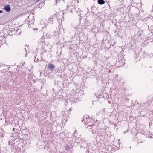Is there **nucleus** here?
I'll use <instances>...</instances> for the list:
<instances>
[{
    "mask_svg": "<svg viewBox=\"0 0 153 153\" xmlns=\"http://www.w3.org/2000/svg\"><path fill=\"white\" fill-rule=\"evenodd\" d=\"M90 120V118L89 116H84L83 117L82 122H84L85 123H88V122H89Z\"/></svg>",
    "mask_w": 153,
    "mask_h": 153,
    "instance_id": "nucleus-1",
    "label": "nucleus"
},
{
    "mask_svg": "<svg viewBox=\"0 0 153 153\" xmlns=\"http://www.w3.org/2000/svg\"><path fill=\"white\" fill-rule=\"evenodd\" d=\"M48 68L49 69L53 71L55 69V66L53 64L50 63L48 65Z\"/></svg>",
    "mask_w": 153,
    "mask_h": 153,
    "instance_id": "nucleus-2",
    "label": "nucleus"
},
{
    "mask_svg": "<svg viewBox=\"0 0 153 153\" xmlns=\"http://www.w3.org/2000/svg\"><path fill=\"white\" fill-rule=\"evenodd\" d=\"M4 9L7 12H9L10 11V8L8 5L5 6L4 7Z\"/></svg>",
    "mask_w": 153,
    "mask_h": 153,
    "instance_id": "nucleus-3",
    "label": "nucleus"
},
{
    "mask_svg": "<svg viewBox=\"0 0 153 153\" xmlns=\"http://www.w3.org/2000/svg\"><path fill=\"white\" fill-rule=\"evenodd\" d=\"M98 3L99 4L102 5L104 4L105 2L103 0H98Z\"/></svg>",
    "mask_w": 153,
    "mask_h": 153,
    "instance_id": "nucleus-4",
    "label": "nucleus"
},
{
    "mask_svg": "<svg viewBox=\"0 0 153 153\" xmlns=\"http://www.w3.org/2000/svg\"><path fill=\"white\" fill-rule=\"evenodd\" d=\"M94 126V125H88L86 127L87 128L88 130H91V129L93 128V126Z\"/></svg>",
    "mask_w": 153,
    "mask_h": 153,
    "instance_id": "nucleus-5",
    "label": "nucleus"
},
{
    "mask_svg": "<svg viewBox=\"0 0 153 153\" xmlns=\"http://www.w3.org/2000/svg\"><path fill=\"white\" fill-rule=\"evenodd\" d=\"M65 148L66 150L68 151L70 149V147L69 146H67L65 147Z\"/></svg>",
    "mask_w": 153,
    "mask_h": 153,
    "instance_id": "nucleus-6",
    "label": "nucleus"
},
{
    "mask_svg": "<svg viewBox=\"0 0 153 153\" xmlns=\"http://www.w3.org/2000/svg\"><path fill=\"white\" fill-rule=\"evenodd\" d=\"M77 131H75L73 134H76L77 133Z\"/></svg>",
    "mask_w": 153,
    "mask_h": 153,
    "instance_id": "nucleus-7",
    "label": "nucleus"
},
{
    "mask_svg": "<svg viewBox=\"0 0 153 153\" xmlns=\"http://www.w3.org/2000/svg\"><path fill=\"white\" fill-rule=\"evenodd\" d=\"M2 13V12L0 10V13Z\"/></svg>",
    "mask_w": 153,
    "mask_h": 153,
    "instance_id": "nucleus-8",
    "label": "nucleus"
},
{
    "mask_svg": "<svg viewBox=\"0 0 153 153\" xmlns=\"http://www.w3.org/2000/svg\"><path fill=\"white\" fill-rule=\"evenodd\" d=\"M40 0H37V1H39Z\"/></svg>",
    "mask_w": 153,
    "mask_h": 153,
    "instance_id": "nucleus-9",
    "label": "nucleus"
},
{
    "mask_svg": "<svg viewBox=\"0 0 153 153\" xmlns=\"http://www.w3.org/2000/svg\"><path fill=\"white\" fill-rule=\"evenodd\" d=\"M25 56H27V54H25Z\"/></svg>",
    "mask_w": 153,
    "mask_h": 153,
    "instance_id": "nucleus-10",
    "label": "nucleus"
},
{
    "mask_svg": "<svg viewBox=\"0 0 153 153\" xmlns=\"http://www.w3.org/2000/svg\"><path fill=\"white\" fill-rule=\"evenodd\" d=\"M25 51H26V48H25Z\"/></svg>",
    "mask_w": 153,
    "mask_h": 153,
    "instance_id": "nucleus-11",
    "label": "nucleus"
}]
</instances>
